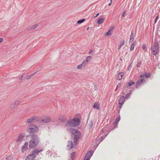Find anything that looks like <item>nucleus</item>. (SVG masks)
Returning <instances> with one entry per match:
<instances>
[{
    "instance_id": "f257e3e1",
    "label": "nucleus",
    "mask_w": 160,
    "mask_h": 160,
    "mask_svg": "<svg viewBox=\"0 0 160 160\" xmlns=\"http://www.w3.org/2000/svg\"><path fill=\"white\" fill-rule=\"evenodd\" d=\"M39 142V138L38 135L33 134L31 137L29 147L30 148H33L37 147Z\"/></svg>"
},
{
    "instance_id": "f03ea898",
    "label": "nucleus",
    "mask_w": 160,
    "mask_h": 160,
    "mask_svg": "<svg viewBox=\"0 0 160 160\" xmlns=\"http://www.w3.org/2000/svg\"><path fill=\"white\" fill-rule=\"evenodd\" d=\"M80 121L78 118H74L68 121L65 124V126L67 127H75L80 124Z\"/></svg>"
},
{
    "instance_id": "7ed1b4c3",
    "label": "nucleus",
    "mask_w": 160,
    "mask_h": 160,
    "mask_svg": "<svg viewBox=\"0 0 160 160\" xmlns=\"http://www.w3.org/2000/svg\"><path fill=\"white\" fill-rule=\"evenodd\" d=\"M72 133L74 135V142L75 145H76L77 144L78 140L80 138L81 133L79 131L75 128H72Z\"/></svg>"
},
{
    "instance_id": "20e7f679",
    "label": "nucleus",
    "mask_w": 160,
    "mask_h": 160,
    "mask_svg": "<svg viewBox=\"0 0 160 160\" xmlns=\"http://www.w3.org/2000/svg\"><path fill=\"white\" fill-rule=\"evenodd\" d=\"M38 130V128L36 126L31 124L29 127L28 132L32 133L36 132Z\"/></svg>"
},
{
    "instance_id": "39448f33",
    "label": "nucleus",
    "mask_w": 160,
    "mask_h": 160,
    "mask_svg": "<svg viewBox=\"0 0 160 160\" xmlns=\"http://www.w3.org/2000/svg\"><path fill=\"white\" fill-rule=\"evenodd\" d=\"M125 97L123 96H121L119 99L118 106L120 108H121L124 103V102Z\"/></svg>"
},
{
    "instance_id": "423d86ee",
    "label": "nucleus",
    "mask_w": 160,
    "mask_h": 160,
    "mask_svg": "<svg viewBox=\"0 0 160 160\" xmlns=\"http://www.w3.org/2000/svg\"><path fill=\"white\" fill-rule=\"evenodd\" d=\"M51 119L50 117H46L42 119L41 123H48L51 121Z\"/></svg>"
},
{
    "instance_id": "0eeeda50",
    "label": "nucleus",
    "mask_w": 160,
    "mask_h": 160,
    "mask_svg": "<svg viewBox=\"0 0 160 160\" xmlns=\"http://www.w3.org/2000/svg\"><path fill=\"white\" fill-rule=\"evenodd\" d=\"M36 157V155L33 154H30L26 157L25 160H33Z\"/></svg>"
},
{
    "instance_id": "6e6552de",
    "label": "nucleus",
    "mask_w": 160,
    "mask_h": 160,
    "mask_svg": "<svg viewBox=\"0 0 160 160\" xmlns=\"http://www.w3.org/2000/svg\"><path fill=\"white\" fill-rule=\"evenodd\" d=\"M58 120L62 122H65L67 121L65 117L63 115H61L58 118Z\"/></svg>"
},
{
    "instance_id": "1a4fd4ad",
    "label": "nucleus",
    "mask_w": 160,
    "mask_h": 160,
    "mask_svg": "<svg viewBox=\"0 0 160 160\" xmlns=\"http://www.w3.org/2000/svg\"><path fill=\"white\" fill-rule=\"evenodd\" d=\"M73 147V143L72 141H68V143L67 148L69 150H70Z\"/></svg>"
},
{
    "instance_id": "9d476101",
    "label": "nucleus",
    "mask_w": 160,
    "mask_h": 160,
    "mask_svg": "<svg viewBox=\"0 0 160 160\" xmlns=\"http://www.w3.org/2000/svg\"><path fill=\"white\" fill-rule=\"evenodd\" d=\"M145 80L144 79H141L138 80L136 82V87L137 88L139 86V85L142 83L143 81Z\"/></svg>"
},
{
    "instance_id": "9b49d317",
    "label": "nucleus",
    "mask_w": 160,
    "mask_h": 160,
    "mask_svg": "<svg viewBox=\"0 0 160 160\" xmlns=\"http://www.w3.org/2000/svg\"><path fill=\"white\" fill-rule=\"evenodd\" d=\"M42 151V150L40 149H36L32 152V154H33L35 155H37L38 154L39 152Z\"/></svg>"
},
{
    "instance_id": "f8f14e48",
    "label": "nucleus",
    "mask_w": 160,
    "mask_h": 160,
    "mask_svg": "<svg viewBox=\"0 0 160 160\" xmlns=\"http://www.w3.org/2000/svg\"><path fill=\"white\" fill-rule=\"evenodd\" d=\"M124 75V73L123 72H121L118 74L117 77V79L119 80H121L122 78V77Z\"/></svg>"
},
{
    "instance_id": "ddd939ff",
    "label": "nucleus",
    "mask_w": 160,
    "mask_h": 160,
    "mask_svg": "<svg viewBox=\"0 0 160 160\" xmlns=\"http://www.w3.org/2000/svg\"><path fill=\"white\" fill-rule=\"evenodd\" d=\"M86 65V64L85 63H84V62H83L82 64L79 65L78 66L77 68L78 69H82L83 68H84L85 67V66Z\"/></svg>"
},
{
    "instance_id": "4468645a",
    "label": "nucleus",
    "mask_w": 160,
    "mask_h": 160,
    "mask_svg": "<svg viewBox=\"0 0 160 160\" xmlns=\"http://www.w3.org/2000/svg\"><path fill=\"white\" fill-rule=\"evenodd\" d=\"M93 126V123L92 120L90 121L89 122L88 124L87 125V127L89 129L91 128Z\"/></svg>"
},
{
    "instance_id": "2eb2a0df",
    "label": "nucleus",
    "mask_w": 160,
    "mask_h": 160,
    "mask_svg": "<svg viewBox=\"0 0 160 160\" xmlns=\"http://www.w3.org/2000/svg\"><path fill=\"white\" fill-rule=\"evenodd\" d=\"M159 44L157 43L156 42L154 43L153 47L152 48L153 50H159Z\"/></svg>"
},
{
    "instance_id": "dca6fc26",
    "label": "nucleus",
    "mask_w": 160,
    "mask_h": 160,
    "mask_svg": "<svg viewBox=\"0 0 160 160\" xmlns=\"http://www.w3.org/2000/svg\"><path fill=\"white\" fill-rule=\"evenodd\" d=\"M113 28L112 27H111L110 28V29L106 33V35L107 36H111L112 35L111 32L112 31V29Z\"/></svg>"
},
{
    "instance_id": "f3484780",
    "label": "nucleus",
    "mask_w": 160,
    "mask_h": 160,
    "mask_svg": "<svg viewBox=\"0 0 160 160\" xmlns=\"http://www.w3.org/2000/svg\"><path fill=\"white\" fill-rule=\"evenodd\" d=\"M135 83V82H131L127 84H126V86L124 87V88H128V87L130 86H131L132 85L134 84Z\"/></svg>"
},
{
    "instance_id": "a211bd4d",
    "label": "nucleus",
    "mask_w": 160,
    "mask_h": 160,
    "mask_svg": "<svg viewBox=\"0 0 160 160\" xmlns=\"http://www.w3.org/2000/svg\"><path fill=\"white\" fill-rule=\"evenodd\" d=\"M38 25L37 24H35L32 26H31L30 28L29 29V30H33L36 28L38 27Z\"/></svg>"
},
{
    "instance_id": "6ab92c4d",
    "label": "nucleus",
    "mask_w": 160,
    "mask_h": 160,
    "mask_svg": "<svg viewBox=\"0 0 160 160\" xmlns=\"http://www.w3.org/2000/svg\"><path fill=\"white\" fill-rule=\"evenodd\" d=\"M93 108L95 109L98 110L99 109V105L97 102H95L93 105Z\"/></svg>"
},
{
    "instance_id": "aec40b11",
    "label": "nucleus",
    "mask_w": 160,
    "mask_h": 160,
    "mask_svg": "<svg viewBox=\"0 0 160 160\" xmlns=\"http://www.w3.org/2000/svg\"><path fill=\"white\" fill-rule=\"evenodd\" d=\"M92 58V57L91 56H88L86 58V60L84 61L83 62L86 64Z\"/></svg>"
},
{
    "instance_id": "412c9836",
    "label": "nucleus",
    "mask_w": 160,
    "mask_h": 160,
    "mask_svg": "<svg viewBox=\"0 0 160 160\" xmlns=\"http://www.w3.org/2000/svg\"><path fill=\"white\" fill-rule=\"evenodd\" d=\"M137 44V43L136 42V41H134L133 44L131 46L130 48V50L131 51H132L134 50V47Z\"/></svg>"
},
{
    "instance_id": "4be33fe9",
    "label": "nucleus",
    "mask_w": 160,
    "mask_h": 160,
    "mask_svg": "<svg viewBox=\"0 0 160 160\" xmlns=\"http://www.w3.org/2000/svg\"><path fill=\"white\" fill-rule=\"evenodd\" d=\"M21 101L20 100H18L15 102L13 106V108H15L17 106L19 105L21 103Z\"/></svg>"
},
{
    "instance_id": "5701e85b",
    "label": "nucleus",
    "mask_w": 160,
    "mask_h": 160,
    "mask_svg": "<svg viewBox=\"0 0 160 160\" xmlns=\"http://www.w3.org/2000/svg\"><path fill=\"white\" fill-rule=\"evenodd\" d=\"M23 137L24 136L23 135H22L21 134L20 135L18 138L17 140V142H20L22 140Z\"/></svg>"
},
{
    "instance_id": "b1692460",
    "label": "nucleus",
    "mask_w": 160,
    "mask_h": 160,
    "mask_svg": "<svg viewBox=\"0 0 160 160\" xmlns=\"http://www.w3.org/2000/svg\"><path fill=\"white\" fill-rule=\"evenodd\" d=\"M35 119V118H34V117L33 116V117L28 119L26 121V122L28 123H30L31 122H32V121H33L34 119Z\"/></svg>"
},
{
    "instance_id": "393cba45",
    "label": "nucleus",
    "mask_w": 160,
    "mask_h": 160,
    "mask_svg": "<svg viewBox=\"0 0 160 160\" xmlns=\"http://www.w3.org/2000/svg\"><path fill=\"white\" fill-rule=\"evenodd\" d=\"M104 19V18H103L98 19L97 21V23L98 24H102L103 22Z\"/></svg>"
},
{
    "instance_id": "a878e982",
    "label": "nucleus",
    "mask_w": 160,
    "mask_h": 160,
    "mask_svg": "<svg viewBox=\"0 0 160 160\" xmlns=\"http://www.w3.org/2000/svg\"><path fill=\"white\" fill-rule=\"evenodd\" d=\"M152 53L154 55L158 54L159 52V50H153L152 49Z\"/></svg>"
},
{
    "instance_id": "bb28decb",
    "label": "nucleus",
    "mask_w": 160,
    "mask_h": 160,
    "mask_svg": "<svg viewBox=\"0 0 160 160\" xmlns=\"http://www.w3.org/2000/svg\"><path fill=\"white\" fill-rule=\"evenodd\" d=\"M92 154L93 152L92 151H91L88 152L85 155L90 156V157H91L92 155Z\"/></svg>"
},
{
    "instance_id": "cd10ccee",
    "label": "nucleus",
    "mask_w": 160,
    "mask_h": 160,
    "mask_svg": "<svg viewBox=\"0 0 160 160\" xmlns=\"http://www.w3.org/2000/svg\"><path fill=\"white\" fill-rule=\"evenodd\" d=\"M76 153L75 152H72L70 154V157L72 159V160H73V158H74V156H75Z\"/></svg>"
},
{
    "instance_id": "c85d7f7f",
    "label": "nucleus",
    "mask_w": 160,
    "mask_h": 160,
    "mask_svg": "<svg viewBox=\"0 0 160 160\" xmlns=\"http://www.w3.org/2000/svg\"><path fill=\"white\" fill-rule=\"evenodd\" d=\"M85 19H82L81 20H78L77 22V23L78 24H81L83 22L85 21Z\"/></svg>"
},
{
    "instance_id": "c756f323",
    "label": "nucleus",
    "mask_w": 160,
    "mask_h": 160,
    "mask_svg": "<svg viewBox=\"0 0 160 160\" xmlns=\"http://www.w3.org/2000/svg\"><path fill=\"white\" fill-rule=\"evenodd\" d=\"M151 74L150 73H148L147 72H145L144 73V76L146 78H149L150 77Z\"/></svg>"
},
{
    "instance_id": "7c9ffc66",
    "label": "nucleus",
    "mask_w": 160,
    "mask_h": 160,
    "mask_svg": "<svg viewBox=\"0 0 160 160\" xmlns=\"http://www.w3.org/2000/svg\"><path fill=\"white\" fill-rule=\"evenodd\" d=\"M131 95V92H130L128 93V94H127L125 97V99H127L128 97Z\"/></svg>"
},
{
    "instance_id": "2f4dec72",
    "label": "nucleus",
    "mask_w": 160,
    "mask_h": 160,
    "mask_svg": "<svg viewBox=\"0 0 160 160\" xmlns=\"http://www.w3.org/2000/svg\"><path fill=\"white\" fill-rule=\"evenodd\" d=\"M90 158V156L85 155L84 158V160H89Z\"/></svg>"
},
{
    "instance_id": "473e14b6",
    "label": "nucleus",
    "mask_w": 160,
    "mask_h": 160,
    "mask_svg": "<svg viewBox=\"0 0 160 160\" xmlns=\"http://www.w3.org/2000/svg\"><path fill=\"white\" fill-rule=\"evenodd\" d=\"M28 148L27 147H25L24 146H23L22 147V151L23 152H24V151L26 150Z\"/></svg>"
},
{
    "instance_id": "72a5a7b5",
    "label": "nucleus",
    "mask_w": 160,
    "mask_h": 160,
    "mask_svg": "<svg viewBox=\"0 0 160 160\" xmlns=\"http://www.w3.org/2000/svg\"><path fill=\"white\" fill-rule=\"evenodd\" d=\"M104 138L105 137L103 138L102 137H101L98 138V142H100L102 141Z\"/></svg>"
},
{
    "instance_id": "f704fd0d",
    "label": "nucleus",
    "mask_w": 160,
    "mask_h": 160,
    "mask_svg": "<svg viewBox=\"0 0 160 160\" xmlns=\"http://www.w3.org/2000/svg\"><path fill=\"white\" fill-rule=\"evenodd\" d=\"M133 37H134V33H133V32L132 31L131 32L130 38H131V39H133Z\"/></svg>"
},
{
    "instance_id": "c9c22d12",
    "label": "nucleus",
    "mask_w": 160,
    "mask_h": 160,
    "mask_svg": "<svg viewBox=\"0 0 160 160\" xmlns=\"http://www.w3.org/2000/svg\"><path fill=\"white\" fill-rule=\"evenodd\" d=\"M120 120V118H116L114 121L115 123H117Z\"/></svg>"
},
{
    "instance_id": "e433bc0d",
    "label": "nucleus",
    "mask_w": 160,
    "mask_h": 160,
    "mask_svg": "<svg viewBox=\"0 0 160 160\" xmlns=\"http://www.w3.org/2000/svg\"><path fill=\"white\" fill-rule=\"evenodd\" d=\"M141 60L138 61L137 64V67H139L141 64Z\"/></svg>"
},
{
    "instance_id": "4c0bfd02",
    "label": "nucleus",
    "mask_w": 160,
    "mask_h": 160,
    "mask_svg": "<svg viewBox=\"0 0 160 160\" xmlns=\"http://www.w3.org/2000/svg\"><path fill=\"white\" fill-rule=\"evenodd\" d=\"M121 86V83H120L118 84L117 85L116 89L115 90V91L118 88H119Z\"/></svg>"
},
{
    "instance_id": "58836bf2",
    "label": "nucleus",
    "mask_w": 160,
    "mask_h": 160,
    "mask_svg": "<svg viewBox=\"0 0 160 160\" xmlns=\"http://www.w3.org/2000/svg\"><path fill=\"white\" fill-rule=\"evenodd\" d=\"M124 43H125L124 40L123 39L121 41V43L120 45L122 46V45H123L124 44Z\"/></svg>"
},
{
    "instance_id": "ea45409f",
    "label": "nucleus",
    "mask_w": 160,
    "mask_h": 160,
    "mask_svg": "<svg viewBox=\"0 0 160 160\" xmlns=\"http://www.w3.org/2000/svg\"><path fill=\"white\" fill-rule=\"evenodd\" d=\"M158 18H159V15H158L156 17L155 20V22H154V23H156L158 19Z\"/></svg>"
},
{
    "instance_id": "a19ab883",
    "label": "nucleus",
    "mask_w": 160,
    "mask_h": 160,
    "mask_svg": "<svg viewBox=\"0 0 160 160\" xmlns=\"http://www.w3.org/2000/svg\"><path fill=\"white\" fill-rule=\"evenodd\" d=\"M126 13V11L125 10L124 12H123L122 14V18H124L125 17V14Z\"/></svg>"
},
{
    "instance_id": "79ce46f5",
    "label": "nucleus",
    "mask_w": 160,
    "mask_h": 160,
    "mask_svg": "<svg viewBox=\"0 0 160 160\" xmlns=\"http://www.w3.org/2000/svg\"><path fill=\"white\" fill-rule=\"evenodd\" d=\"M142 48L144 50H145L146 48V45L145 44H143L142 45Z\"/></svg>"
},
{
    "instance_id": "37998d69",
    "label": "nucleus",
    "mask_w": 160,
    "mask_h": 160,
    "mask_svg": "<svg viewBox=\"0 0 160 160\" xmlns=\"http://www.w3.org/2000/svg\"><path fill=\"white\" fill-rule=\"evenodd\" d=\"M34 74H32V75H29V76H27V78H26V79H29L31 78V76H32V75H33Z\"/></svg>"
},
{
    "instance_id": "c03bdc74",
    "label": "nucleus",
    "mask_w": 160,
    "mask_h": 160,
    "mask_svg": "<svg viewBox=\"0 0 160 160\" xmlns=\"http://www.w3.org/2000/svg\"><path fill=\"white\" fill-rule=\"evenodd\" d=\"M28 145V143L27 142H25L24 144V146L25 147H27Z\"/></svg>"
},
{
    "instance_id": "a18cd8bd",
    "label": "nucleus",
    "mask_w": 160,
    "mask_h": 160,
    "mask_svg": "<svg viewBox=\"0 0 160 160\" xmlns=\"http://www.w3.org/2000/svg\"><path fill=\"white\" fill-rule=\"evenodd\" d=\"M3 41V39L2 38H0V43L2 42Z\"/></svg>"
},
{
    "instance_id": "49530a36",
    "label": "nucleus",
    "mask_w": 160,
    "mask_h": 160,
    "mask_svg": "<svg viewBox=\"0 0 160 160\" xmlns=\"http://www.w3.org/2000/svg\"><path fill=\"white\" fill-rule=\"evenodd\" d=\"M23 78V76L22 75L21 77H19V79L20 80H22V79Z\"/></svg>"
},
{
    "instance_id": "de8ad7c7",
    "label": "nucleus",
    "mask_w": 160,
    "mask_h": 160,
    "mask_svg": "<svg viewBox=\"0 0 160 160\" xmlns=\"http://www.w3.org/2000/svg\"><path fill=\"white\" fill-rule=\"evenodd\" d=\"M144 74H142L140 76V77L142 78L144 77Z\"/></svg>"
},
{
    "instance_id": "09e8293b",
    "label": "nucleus",
    "mask_w": 160,
    "mask_h": 160,
    "mask_svg": "<svg viewBox=\"0 0 160 160\" xmlns=\"http://www.w3.org/2000/svg\"><path fill=\"white\" fill-rule=\"evenodd\" d=\"M121 47H122V46H121L120 45H119L118 46V49H120V48H121Z\"/></svg>"
},
{
    "instance_id": "8fccbe9b",
    "label": "nucleus",
    "mask_w": 160,
    "mask_h": 160,
    "mask_svg": "<svg viewBox=\"0 0 160 160\" xmlns=\"http://www.w3.org/2000/svg\"><path fill=\"white\" fill-rule=\"evenodd\" d=\"M92 52V49H91L89 52V54H90Z\"/></svg>"
},
{
    "instance_id": "3c124183",
    "label": "nucleus",
    "mask_w": 160,
    "mask_h": 160,
    "mask_svg": "<svg viewBox=\"0 0 160 160\" xmlns=\"http://www.w3.org/2000/svg\"><path fill=\"white\" fill-rule=\"evenodd\" d=\"M99 15V13H98L97 14V15H96V16H95L94 17V18H96V17H98V15Z\"/></svg>"
},
{
    "instance_id": "603ef678",
    "label": "nucleus",
    "mask_w": 160,
    "mask_h": 160,
    "mask_svg": "<svg viewBox=\"0 0 160 160\" xmlns=\"http://www.w3.org/2000/svg\"><path fill=\"white\" fill-rule=\"evenodd\" d=\"M133 41V39H131V38H130V42H132Z\"/></svg>"
},
{
    "instance_id": "864d4df0",
    "label": "nucleus",
    "mask_w": 160,
    "mask_h": 160,
    "mask_svg": "<svg viewBox=\"0 0 160 160\" xmlns=\"http://www.w3.org/2000/svg\"><path fill=\"white\" fill-rule=\"evenodd\" d=\"M50 153V151H48L47 152V153H48V154H49V153Z\"/></svg>"
},
{
    "instance_id": "5fc2aeb1",
    "label": "nucleus",
    "mask_w": 160,
    "mask_h": 160,
    "mask_svg": "<svg viewBox=\"0 0 160 160\" xmlns=\"http://www.w3.org/2000/svg\"><path fill=\"white\" fill-rule=\"evenodd\" d=\"M104 128H103V129H102V131H102V132H104Z\"/></svg>"
},
{
    "instance_id": "6e6d98bb",
    "label": "nucleus",
    "mask_w": 160,
    "mask_h": 160,
    "mask_svg": "<svg viewBox=\"0 0 160 160\" xmlns=\"http://www.w3.org/2000/svg\"><path fill=\"white\" fill-rule=\"evenodd\" d=\"M111 3H112V2H111V3H110V4H108V5H109V6H110L111 5Z\"/></svg>"
},
{
    "instance_id": "4d7b16f0",
    "label": "nucleus",
    "mask_w": 160,
    "mask_h": 160,
    "mask_svg": "<svg viewBox=\"0 0 160 160\" xmlns=\"http://www.w3.org/2000/svg\"><path fill=\"white\" fill-rule=\"evenodd\" d=\"M88 29H89V27H88V28H87V30H88Z\"/></svg>"
},
{
    "instance_id": "13d9d810",
    "label": "nucleus",
    "mask_w": 160,
    "mask_h": 160,
    "mask_svg": "<svg viewBox=\"0 0 160 160\" xmlns=\"http://www.w3.org/2000/svg\"><path fill=\"white\" fill-rule=\"evenodd\" d=\"M110 0L111 1V2H112V0Z\"/></svg>"
}]
</instances>
